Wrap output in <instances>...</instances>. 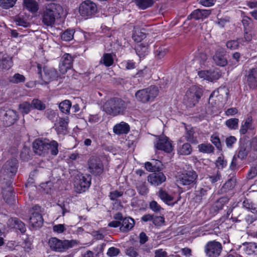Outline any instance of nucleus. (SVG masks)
<instances>
[{"label":"nucleus","instance_id":"1","mask_svg":"<svg viewBox=\"0 0 257 257\" xmlns=\"http://www.w3.org/2000/svg\"><path fill=\"white\" fill-rule=\"evenodd\" d=\"M127 103L119 98L113 97L107 100L103 104V110L107 114L116 116L124 113Z\"/></svg>","mask_w":257,"mask_h":257},{"label":"nucleus","instance_id":"2","mask_svg":"<svg viewBox=\"0 0 257 257\" xmlns=\"http://www.w3.org/2000/svg\"><path fill=\"white\" fill-rule=\"evenodd\" d=\"M63 12L62 7L59 4H48L42 14V22L46 26L53 25L56 18L59 17Z\"/></svg>","mask_w":257,"mask_h":257},{"label":"nucleus","instance_id":"3","mask_svg":"<svg viewBox=\"0 0 257 257\" xmlns=\"http://www.w3.org/2000/svg\"><path fill=\"white\" fill-rule=\"evenodd\" d=\"M50 248L56 252H63L78 244L76 240H61L56 237L51 238L48 242Z\"/></svg>","mask_w":257,"mask_h":257},{"label":"nucleus","instance_id":"4","mask_svg":"<svg viewBox=\"0 0 257 257\" xmlns=\"http://www.w3.org/2000/svg\"><path fill=\"white\" fill-rule=\"evenodd\" d=\"M229 90L225 87H220L210 94L209 103L213 105H222L224 104L228 98Z\"/></svg>","mask_w":257,"mask_h":257},{"label":"nucleus","instance_id":"5","mask_svg":"<svg viewBox=\"0 0 257 257\" xmlns=\"http://www.w3.org/2000/svg\"><path fill=\"white\" fill-rule=\"evenodd\" d=\"M159 90L155 86H151L147 88L138 90L135 94L137 100L145 103L153 101L158 96Z\"/></svg>","mask_w":257,"mask_h":257},{"label":"nucleus","instance_id":"6","mask_svg":"<svg viewBox=\"0 0 257 257\" xmlns=\"http://www.w3.org/2000/svg\"><path fill=\"white\" fill-rule=\"evenodd\" d=\"M202 95L200 88L196 86H192L186 93L184 98V104L188 107H193L198 102L199 99Z\"/></svg>","mask_w":257,"mask_h":257},{"label":"nucleus","instance_id":"7","mask_svg":"<svg viewBox=\"0 0 257 257\" xmlns=\"http://www.w3.org/2000/svg\"><path fill=\"white\" fill-rule=\"evenodd\" d=\"M198 175L193 170L185 171L178 176L177 182L181 185L192 186L196 183Z\"/></svg>","mask_w":257,"mask_h":257},{"label":"nucleus","instance_id":"8","mask_svg":"<svg viewBox=\"0 0 257 257\" xmlns=\"http://www.w3.org/2000/svg\"><path fill=\"white\" fill-rule=\"evenodd\" d=\"M30 212L31 213L30 223L31 226L35 228L41 227L43 223L41 207L36 205L30 210Z\"/></svg>","mask_w":257,"mask_h":257},{"label":"nucleus","instance_id":"9","mask_svg":"<svg viewBox=\"0 0 257 257\" xmlns=\"http://www.w3.org/2000/svg\"><path fill=\"white\" fill-rule=\"evenodd\" d=\"M89 172L94 175H101L104 170L103 163L100 158L92 156L88 161Z\"/></svg>","mask_w":257,"mask_h":257},{"label":"nucleus","instance_id":"10","mask_svg":"<svg viewBox=\"0 0 257 257\" xmlns=\"http://www.w3.org/2000/svg\"><path fill=\"white\" fill-rule=\"evenodd\" d=\"M37 68L39 77L45 84L48 83L49 82L57 77V71L54 68L44 67L43 68V73L42 72L41 64H37Z\"/></svg>","mask_w":257,"mask_h":257},{"label":"nucleus","instance_id":"11","mask_svg":"<svg viewBox=\"0 0 257 257\" xmlns=\"http://www.w3.org/2000/svg\"><path fill=\"white\" fill-rule=\"evenodd\" d=\"M97 12V7L95 4L89 0L82 2L79 6L80 15L85 18L91 17Z\"/></svg>","mask_w":257,"mask_h":257},{"label":"nucleus","instance_id":"12","mask_svg":"<svg viewBox=\"0 0 257 257\" xmlns=\"http://www.w3.org/2000/svg\"><path fill=\"white\" fill-rule=\"evenodd\" d=\"M221 244L215 240L208 242L204 247V251L208 257H217L222 250Z\"/></svg>","mask_w":257,"mask_h":257},{"label":"nucleus","instance_id":"13","mask_svg":"<svg viewBox=\"0 0 257 257\" xmlns=\"http://www.w3.org/2000/svg\"><path fill=\"white\" fill-rule=\"evenodd\" d=\"M78 178L75 181L74 186L78 193L85 192L90 186L91 181L89 176H85L83 175H78Z\"/></svg>","mask_w":257,"mask_h":257},{"label":"nucleus","instance_id":"14","mask_svg":"<svg viewBox=\"0 0 257 257\" xmlns=\"http://www.w3.org/2000/svg\"><path fill=\"white\" fill-rule=\"evenodd\" d=\"M155 148L159 150L170 153L173 150V147L169 138L166 136H160L154 143Z\"/></svg>","mask_w":257,"mask_h":257},{"label":"nucleus","instance_id":"15","mask_svg":"<svg viewBox=\"0 0 257 257\" xmlns=\"http://www.w3.org/2000/svg\"><path fill=\"white\" fill-rule=\"evenodd\" d=\"M17 171V160L12 159L8 160L3 166L1 170L4 175L11 177L14 176Z\"/></svg>","mask_w":257,"mask_h":257},{"label":"nucleus","instance_id":"16","mask_svg":"<svg viewBox=\"0 0 257 257\" xmlns=\"http://www.w3.org/2000/svg\"><path fill=\"white\" fill-rule=\"evenodd\" d=\"M73 58L68 53L65 54L61 58L59 69L62 74H65L68 69H71L73 64Z\"/></svg>","mask_w":257,"mask_h":257},{"label":"nucleus","instance_id":"17","mask_svg":"<svg viewBox=\"0 0 257 257\" xmlns=\"http://www.w3.org/2000/svg\"><path fill=\"white\" fill-rule=\"evenodd\" d=\"M198 75L200 78L211 82L218 80L221 77L219 72L211 70L199 71Z\"/></svg>","mask_w":257,"mask_h":257},{"label":"nucleus","instance_id":"18","mask_svg":"<svg viewBox=\"0 0 257 257\" xmlns=\"http://www.w3.org/2000/svg\"><path fill=\"white\" fill-rule=\"evenodd\" d=\"M18 118V115L16 111L9 109L6 111L3 117V121L4 125L6 126H9L13 124Z\"/></svg>","mask_w":257,"mask_h":257},{"label":"nucleus","instance_id":"19","mask_svg":"<svg viewBox=\"0 0 257 257\" xmlns=\"http://www.w3.org/2000/svg\"><path fill=\"white\" fill-rule=\"evenodd\" d=\"M166 180V177L163 173L158 172L149 175L148 177V182L153 185L159 186Z\"/></svg>","mask_w":257,"mask_h":257},{"label":"nucleus","instance_id":"20","mask_svg":"<svg viewBox=\"0 0 257 257\" xmlns=\"http://www.w3.org/2000/svg\"><path fill=\"white\" fill-rule=\"evenodd\" d=\"M46 139L44 140L37 139L33 143V149L35 153L40 156L47 154Z\"/></svg>","mask_w":257,"mask_h":257},{"label":"nucleus","instance_id":"21","mask_svg":"<svg viewBox=\"0 0 257 257\" xmlns=\"http://www.w3.org/2000/svg\"><path fill=\"white\" fill-rule=\"evenodd\" d=\"M246 82L251 89L257 88V68L250 69L246 75Z\"/></svg>","mask_w":257,"mask_h":257},{"label":"nucleus","instance_id":"22","mask_svg":"<svg viewBox=\"0 0 257 257\" xmlns=\"http://www.w3.org/2000/svg\"><path fill=\"white\" fill-rule=\"evenodd\" d=\"M158 196L165 203L169 205L173 206L175 204L177 203V201L173 202L174 199V197L168 194L166 191L163 189H160L159 191Z\"/></svg>","mask_w":257,"mask_h":257},{"label":"nucleus","instance_id":"23","mask_svg":"<svg viewBox=\"0 0 257 257\" xmlns=\"http://www.w3.org/2000/svg\"><path fill=\"white\" fill-rule=\"evenodd\" d=\"M8 224L10 227L18 229L23 233L26 230L25 224L17 218H10L8 221Z\"/></svg>","mask_w":257,"mask_h":257},{"label":"nucleus","instance_id":"24","mask_svg":"<svg viewBox=\"0 0 257 257\" xmlns=\"http://www.w3.org/2000/svg\"><path fill=\"white\" fill-rule=\"evenodd\" d=\"M247 254H257V243L255 242H244L240 246Z\"/></svg>","mask_w":257,"mask_h":257},{"label":"nucleus","instance_id":"25","mask_svg":"<svg viewBox=\"0 0 257 257\" xmlns=\"http://www.w3.org/2000/svg\"><path fill=\"white\" fill-rule=\"evenodd\" d=\"M46 144H47V145H46L47 154L50 151L52 155L56 156L58 154V143L56 141L54 140L50 141L46 139Z\"/></svg>","mask_w":257,"mask_h":257},{"label":"nucleus","instance_id":"26","mask_svg":"<svg viewBox=\"0 0 257 257\" xmlns=\"http://www.w3.org/2000/svg\"><path fill=\"white\" fill-rule=\"evenodd\" d=\"M113 131L117 135L127 134L130 131V126L127 123L122 121L115 125Z\"/></svg>","mask_w":257,"mask_h":257},{"label":"nucleus","instance_id":"27","mask_svg":"<svg viewBox=\"0 0 257 257\" xmlns=\"http://www.w3.org/2000/svg\"><path fill=\"white\" fill-rule=\"evenodd\" d=\"M210 13V10L197 9L194 11L189 17L195 20H199L206 18Z\"/></svg>","mask_w":257,"mask_h":257},{"label":"nucleus","instance_id":"28","mask_svg":"<svg viewBox=\"0 0 257 257\" xmlns=\"http://www.w3.org/2000/svg\"><path fill=\"white\" fill-rule=\"evenodd\" d=\"M186 132L184 137L186 141L189 142L192 144H196L198 143L196 137L195 136V131L193 127H185Z\"/></svg>","mask_w":257,"mask_h":257},{"label":"nucleus","instance_id":"29","mask_svg":"<svg viewBox=\"0 0 257 257\" xmlns=\"http://www.w3.org/2000/svg\"><path fill=\"white\" fill-rule=\"evenodd\" d=\"M23 6L24 8L32 13H35L39 9V5L35 0H24Z\"/></svg>","mask_w":257,"mask_h":257},{"label":"nucleus","instance_id":"30","mask_svg":"<svg viewBox=\"0 0 257 257\" xmlns=\"http://www.w3.org/2000/svg\"><path fill=\"white\" fill-rule=\"evenodd\" d=\"M135 221L131 217H125L123 219L122 225L120 230L122 232H127L131 230L134 226Z\"/></svg>","mask_w":257,"mask_h":257},{"label":"nucleus","instance_id":"31","mask_svg":"<svg viewBox=\"0 0 257 257\" xmlns=\"http://www.w3.org/2000/svg\"><path fill=\"white\" fill-rule=\"evenodd\" d=\"M213 59L216 65L220 66H224L227 63V59L221 52H216Z\"/></svg>","mask_w":257,"mask_h":257},{"label":"nucleus","instance_id":"32","mask_svg":"<svg viewBox=\"0 0 257 257\" xmlns=\"http://www.w3.org/2000/svg\"><path fill=\"white\" fill-rule=\"evenodd\" d=\"M148 45L144 43H141L138 45L136 48L137 54L140 57H143L145 56L148 52Z\"/></svg>","mask_w":257,"mask_h":257},{"label":"nucleus","instance_id":"33","mask_svg":"<svg viewBox=\"0 0 257 257\" xmlns=\"http://www.w3.org/2000/svg\"><path fill=\"white\" fill-rule=\"evenodd\" d=\"M136 186L139 194L142 195H146L148 192V189L145 182L138 180L136 183Z\"/></svg>","mask_w":257,"mask_h":257},{"label":"nucleus","instance_id":"34","mask_svg":"<svg viewBox=\"0 0 257 257\" xmlns=\"http://www.w3.org/2000/svg\"><path fill=\"white\" fill-rule=\"evenodd\" d=\"M100 63L104 64L106 67L112 65L113 63V59L112 56L109 53H105L103 54Z\"/></svg>","mask_w":257,"mask_h":257},{"label":"nucleus","instance_id":"35","mask_svg":"<svg viewBox=\"0 0 257 257\" xmlns=\"http://www.w3.org/2000/svg\"><path fill=\"white\" fill-rule=\"evenodd\" d=\"M236 181V179L235 177L233 176L229 179L222 187L223 191L227 192L232 190L235 186Z\"/></svg>","mask_w":257,"mask_h":257},{"label":"nucleus","instance_id":"36","mask_svg":"<svg viewBox=\"0 0 257 257\" xmlns=\"http://www.w3.org/2000/svg\"><path fill=\"white\" fill-rule=\"evenodd\" d=\"M192 151L191 146L189 143H185L179 149L178 153L181 155H190Z\"/></svg>","mask_w":257,"mask_h":257},{"label":"nucleus","instance_id":"37","mask_svg":"<svg viewBox=\"0 0 257 257\" xmlns=\"http://www.w3.org/2000/svg\"><path fill=\"white\" fill-rule=\"evenodd\" d=\"M3 198L6 202L8 204H12L14 201L15 195L13 192L9 190L8 191H4L3 192Z\"/></svg>","mask_w":257,"mask_h":257},{"label":"nucleus","instance_id":"38","mask_svg":"<svg viewBox=\"0 0 257 257\" xmlns=\"http://www.w3.org/2000/svg\"><path fill=\"white\" fill-rule=\"evenodd\" d=\"M252 119L250 117H248L244 123L242 124L240 127L239 132L241 135H244L246 133L247 130L250 128L251 126Z\"/></svg>","mask_w":257,"mask_h":257},{"label":"nucleus","instance_id":"39","mask_svg":"<svg viewBox=\"0 0 257 257\" xmlns=\"http://www.w3.org/2000/svg\"><path fill=\"white\" fill-rule=\"evenodd\" d=\"M71 106V102L69 100H65L59 104V108L62 112L65 113L69 112Z\"/></svg>","mask_w":257,"mask_h":257},{"label":"nucleus","instance_id":"40","mask_svg":"<svg viewBox=\"0 0 257 257\" xmlns=\"http://www.w3.org/2000/svg\"><path fill=\"white\" fill-rule=\"evenodd\" d=\"M239 120L236 118H231L225 121L226 125L231 130H236L238 127Z\"/></svg>","mask_w":257,"mask_h":257},{"label":"nucleus","instance_id":"41","mask_svg":"<svg viewBox=\"0 0 257 257\" xmlns=\"http://www.w3.org/2000/svg\"><path fill=\"white\" fill-rule=\"evenodd\" d=\"M200 152L205 153H211L214 151V147L210 144H202L198 145Z\"/></svg>","mask_w":257,"mask_h":257},{"label":"nucleus","instance_id":"42","mask_svg":"<svg viewBox=\"0 0 257 257\" xmlns=\"http://www.w3.org/2000/svg\"><path fill=\"white\" fill-rule=\"evenodd\" d=\"M25 81V77L24 75L19 73H16L14 76L9 78V81L13 83L24 82Z\"/></svg>","mask_w":257,"mask_h":257},{"label":"nucleus","instance_id":"43","mask_svg":"<svg viewBox=\"0 0 257 257\" xmlns=\"http://www.w3.org/2000/svg\"><path fill=\"white\" fill-rule=\"evenodd\" d=\"M32 106L39 110H43L46 108L45 104L38 99H34L32 101Z\"/></svg>","mask_w":257,"mask_h":257},{"label":"nucleus","instance_id":"44","mask_svg":"<svg viewBox=\"0 0 257 257\" xmlns=\"http://www.w3.org/2000/svg\"><path fill=\"white\" fill-rule=\"evenodd\" d=\"M17 0H0V6L5 9H8L14 6Z\"/></svg>","mask_w":257,"mask_h":257},{"label":"nucleus","instance_id":"45","mask_svg":"<svg viewBox=\"0 0 257 257\" xmlns=\"http://www.w3.org/2000/svg\"><path fill=\"white\" fill-rule=\"evenodd\" d=\"M74 34L73 30H67L61 35V39L65 41H69L73 38Z\"/></svg>","mask_w":257,"mask_h":257},{"label":"nucleus","instance_id":"46","mask_svg":"<svg viewBox=\"0 0 257 257\" xmlns=\"http://www.w3.org/2000/svg\"><path fill=\"white\" fill-rule=\"evenodd\" d=\"M153 3V0H139L138 6L142 9H145L151 7Z\"/></svg>","mask_w":257,"mask_h":257},{"label":"nucleus","instance_id":"47","mask_svg":"<svg viewBox=\"0 0 257 257\" xmlns=\"http://www.w3.org/2000/svg\"><path fill=\"white\" fill-rule=\"evenodd\" d=\"M32 107V104L28 102H24L19 105L22 112L25 114H27L30 112Z\"/></svg>","mask_w":257,"mask_h":257},{"label":"nucleus","instance_id":"48","mask_svg":"<svg viewBox=\"0 0 257 257\" xmlns=\"http://www.w3.org/2000/svg\"><path fill=\"white\" fill-rule=\"evenodd\" d=\"M12 59L9 56L8 58H6L3 60L0 64V67L5 69H9L12 66Z\"/></svg>","mask_w":257,"mask_h":257},{"label":"nucleus","instance_id":"49","mask_svg":"<svg viewBox=\"0 0 257 257\" xmlns=\"http://www.w3.org/2000/svg\"><path fill=\"white\" fill-rule=\"evenodd\" d=\"M167 49L159 48L155 51V57L157 59H161L167 54Z\"/></svg>","mask_w":257,"mask_h":257},{"label":"nucleus","instance_id":"50","mask_svg":"<svg viewBox=\"0 0 257 257\" xmlns=\"http://www.w3.org/2000/svg\"><path fill=\"white\" fill-rule=\"evenodd\" d=\"M211 142L214 144L218 150H221V144L219 137L216 135H212L211 136Z\"/></svg>","mask_w":257,"mask_h":257},{"label":"nucleus","instance_id":"51","mask_svg":"<svg viewBox=\"0 0 257 257\" xmlns=\"http://www.w3.org/2000/svg\"><path fill=\"white\" fill-rule=\"evenodd\" d=\"M215 165L218 169H222L227 165V162L224 160L223 156L218 157Z\"/></svg>","mask_w":257,"mask_h":257},{"label":"nucleus","instance_id":"52","mask_svg":"<svg viewBox=\"0 0 257 257\" xmlns=\"http://www.w3.org/2000/svg\"><path fill=\"white\" fill-rule=\"evenodd\" d=\"M120 253V250L114 247H110L107 252V254L110 257L115 256Z\"/></svg>","mask_w":257,"mask_h":257},{"label":"nucleus","instance_id":"53","mask_svg":"<svg viewBox=\"0 0 257 257\" xmlns=\"http://www.w3.org/2000/svg\"><path fill=\"white\" fill-rule=\"evenodd\" d=\"M126 254L130 257H137L138 253L136 249L133 246L128 247L125 250Z\"/></svg>","mask_w":257,"mask_h":257},{"label":"nucleus","instance_id":"54","mask_svg":"<svg viewBox=\"0 0 257 257\" xmlns=\"http://www.w3.org/2000/svg\"><path fill=\"white\" fill-rule=\"evenodd\" d=\"M257 175V165L252 167L250 168L249 171L247 174V178L248 179H252Z\"/></svg>","mask_w":257,"mask_h":257},{"label":"nucleus","instance_id":"55","mask_svg":"<svg viewBox=\"0 0 257 257\" xmlns=\"http://www.w3.org/2000/svg\"><path fill=\"white\" fill-rule=\"evenodd\" d=\"M150 207L154 212H159L162 209L160 205L155 201H152L150 202Z\"/></svg>","mask_w":257,"mask_h":257},{"label":"nucleus","instance_id":"56","mask_svg":"<svg viewBox=\"0 0 257 257\" xmlns=\"http://www.w3.org/2000/svg\"><path fill=\"white\" fill-rule=\"evenodd\" d=\"M53 230L54 232L61 233L64 232L66 230V228L64 224H59L53 226Z\"/></svg>","mask_w":257,"mask_h":257},{"label":"nucleus","instance_id":"57","mask_svg":"<svg viewBox=\"0 0 257 257\" xmlns=\"http://www.w3.org/2000/svg\"><path fill=\"white\" fill-rule=\"evenodd\" d=\"M236 141V139L234 136H230L225 139V144L228 148H231L232 145Z\"/></svg>","mask_w":257,"mask_h":257},{"label":"nucleus","instance_id":"58","mask_svg":"<svg viewBox=\"0 0 257 257\" xmlns=\"http://www.w3.org/2000/svg\"><path fill=\"white\" fill-rule=\"evenodd\" d=\"M123 194L122 192L118 191H114L111 192L109 194L110 199L112 200H115L119 197H121Z\"/></svg>","mask_w":257,"mask_h":257},{"label":"nucleus","instance_id":"59","mask_svg":"<svg viewBox=\"0 0 257 257\" xmlns=\"http://www.w3.org/2000/svg\"><path fill=\"white\" fill-rule=\"evenodd\" d=\"M239 45V43L235 40L230 41L227 42L226 46L230 49H235Z\"/></svg>","mask_w":257,"mask_h":257},{"label":"nucleus","instance_id":"60","mask_svg":"<svg viewBox=\"0 0 257 257\" xmlns=\"http://www.w3.org/2000/svg\"><path fill=\"white\" fill-rule=\"evenodd\" d=\"M164 222V218L162 216H153V223L155 225H161Z\"/></svg>","mask_w":257,"mask_h":257},{"label":"nucleus","instance_id":"61","mask_svg":"<svg viewBox=\"0 0 257 257\" xmlns=\"http://www.w3.org/2000/svg\"><path fill=\"white\" fill-rule=\"evenodd\" d=\"M155 257H167V253L163 249L156 250Z\"/></svg>","mask_w":257,"mask_h":257},{"label":"nucleus","instance_id":"62","mask_svg":"<svg viewBox=\"0 0 257 257\" xmlns=\"http://www.w3.org/2000/svg\"><path fill=\"white\" fill-rule=\"evenodd\" d=\"M220 173L217 172L216 174L212 176H209L208 179L210 182H211L212 183H214L216 182L219 180H220Z\"/></svg>","mask_w":257,"mask_h":257},{"label":"nucleus","instance_id":"63","mask_svg":"<svg viewBox=\"0 0 257 257\" xmlns=\"http://www.w3.org/2000/svg\"><path fill=\"white\" fill-rule=\"evenodd\" d=\"M247 155V152L245 148L244 147H241L238 153V157L241 159H244Z\"/></svg>","mask_w":257,"mask_h":257},{"label":"nucleus","instance_id":"64","mask_svg":"<svg viewBox=\"0 0 257 257\" xmlns=\"http://www.w3.org/2000/svg\"><path fill=\"white\" fill-rule=\"evenodd\" d=\"M16 23L17 25L23 26L24 27H27L28 26V23L27 22L20 18H17L16 20Z\"/></svg>","mask_w":257,"mask_h":257}]
</instances>
